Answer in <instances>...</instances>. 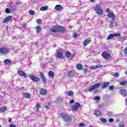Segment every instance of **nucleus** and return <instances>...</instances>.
Instances as JSON below:
<instances>
[{"mask_svg":"<svg viewBox=\"0 0 127 127\" xmlns=\"http://www.w3.org/2000/svg\"><path fill=\"white\" fill-rule=\"evenodd\" d=\"M57 57H58V58H62V57H63V53H62V52H59L57 53Z\"/></svg>","mask_w":127,"mask_h":127,"instance_id":"4be33fe9","label":"nucleus"},{"mask_svg":"<svg viewBox=\"0 0 127 127\" xmlns=\"http://www.w3.org/2000/svg\"><path fill=\"white\" fill-rule=\"evenodd\" d=\"M110 10H111V9L110 8H108L105 10L106 12H110Z\"/></svg>","mask_w":127,"mask_h":127,"instance_id":"603ef678","label":"nucleus"},{"mask_svg":"<svg viewBox=\"0 0 127 127\" xmlns=\"http://www.w3.org/2000/svg\"><path fill=\"white\" fill-rule=\"evenodd\" d=\"M94 115L97 117H99V116H101V115H102V113H101V111L99 110H95L94 111Z\"/></svg>","mask_w":127,"mask_h":127,"instance_id":"6ab92c4d","label":"nucleus"},{"mask_svg":"<svg viewBox=\"0 0 127 127\" xmlns=\"http://www.w3.org/2000/svg\"><path fill=\"white\" fill-rule=\"evenodd\" d=\"M115 89V86L114 85H112L109 87V90L110 91H113Z\"/></svg>","mask_w":127,"mask_h":127,"instance_id":"79ce46f5","label":"nucleus"},{"mask_svg":"<svg viewBox=\"0 0 127 127\" xmlns=\"http://www.w3.org/2000/svg\"><path fill=\"white\" fill-rule=\"evenodd\" d=\"M49 75L50 76V77H54V75H55V74L54 73V72L52 71H50L48 73Z\"/></svg>","mask_w":127,"mask_h":127,"instance_id":"c756f323","label":"nucleus"},{"mask_svg":"<svg viewBox=\"0 0 127 127\" xmlns=\"http://www.w3.org/2000/svg\"><path fill=\"white\" fill-rule=\"evenodd\" d=\"M97 93H98V90H95L94 94H97Z\"/></svg>","mask_w":127,"mask_h":127,"instance_id":"69168bd1","label":"nucleus"},{"mask_svg":"<svg viewBox=\"0 0 127 127\" xmlns=\"http://www.w3.org/2000/svg\"><path fill=\"white\" fill-rule=\"evenodd\" d=\"M10 63H10V64H15V62H14V61H12V62H11V61H10Z\"/></svg>","mask_w":127,"mask_h":127,"instance_id":"052dcab7","label":"nucleus"},{"mask_svg":"<svg viewBox=\"0 0 127 127\" xmlns=\"http://www.w3.org/2000/svg\"><path fill=\"white\" fill-rule=\"evenodd\" d=\"M5 12H6V13H10V9H9L8 8H6L5 10Z\"/></svg>","mask_w":127,"mask_h":127,"instance_id":"ea45409f","label":"nucleus"},{"mask_svg":"<svg viewBox=\"0 0 127 127\" xmlns=\"http://www.w3.org/2000/svg\"><path fill=\"white\" fill-rule=\"evenodd\" d=\"M75 101L74 100H71L70 101V104H74Z\"/></svg>","mask_w":127,"mask_h":127,"instance_id":"bf43d9fd","label":"nucleus"},{"mask_svg":"<svg viewBox=\"0 0 127 127\" xmlns=\"http://www.w3.org/2000/svg\"><path fill=\"white\" fill-rule=\"evenodd\" d=\"M76 68L78 70H83V66L81 64H78L76 65Z\"/></svg>","mask_w":127,"mask_h":127,"instance_id":"b1692460","label":"nucleus"},{"mask_svg":"<svg viewBox=\"0 0 127 127\" xmlns=\"http://www.w3.org/2000/svg\"><path fill=\"white\" fill-rule=\"evenodd\" d=\"M37 23H41V20L40 19H38L37 20Z\"/></svg>","mask_w":127,"mask_h":127,"instance_id":"8fccbe9b","label":"nucleus"},{"mask_svg":"<svg viewBox=\"0 0 127 127\" xmlns=\"http://www.w3.org/2000/svg\"><path fill=\"white\" fill-rule=\"evenodd\" d=\"M29 13H30V14H31V15H34V14L35 13V11H34L32 10H30Z\"/></svg>","mask_w":127,"mask_h":127,"instance_id":"c9c22d12","label":"nucleus"},{"mask_svg":"<svg viewBox=\"0 0 127 127\" xmlns=\"http://www.w3.org/2000/svg\"><path fill=\"white\" fill-rule=\"evenodd\" d=\"M68 77H70V78L74 76V72L73 71H70L67 73Z\"/></svg>","mask_w":127,"mask_h":127,"instance_id":"a878e982","label":"nucleus"},{"mask_svg":"<svg viewBox=\"0 0 127 127\" xmlns=\"http://www.w3.org/2000/svg\"><path fill=\"white\" fill-rule=\"evenodd\" d=\"M84 73H86V74H87V72H88V69L87 68H85L84 69Z\"/></svg>","mask_w":127,"mask_h":127,"instance_id":"13d9d810","label":"nucleus"},{"mask_svg":"<svg viewBox=\"0 0 127 127\" xmlns=\"http://www.w3.org/2000/svg\"><path fill=\"white\" fill-rule=\"evenodd\" d=\"M93 100L94 101H99V100H101V98L99 96H95L94 97Z\"/></svg>","mask_w":127,"mask_h":127,"instance_id":"72a5a7b5","label":"nucleus"},{"mask_svg":"<svg viewBox=\"0 0 127 127\" xmlns=\"http://www.w3.org/2000/svg\"><path fill=\"white\" fill-rule=\"evenodd\" d=\"M90 42H91V38H88L87 39H86L84 42H83V46H87V45H88V44H89V43H90Z\"/></svg>","mask_w":127,"mask_h":127,"instance_id":"2eb2a0df","label":"nucleus"},{"mask_svg":"<svg viewBox=\"0 0 127 127\" xmlns=\"http://www.w3.org/2000/svg\"><path fill=\"white\" fill-rule=\"evenodd\" d=\"M60 117L63 119L64 122H65V123H70L72 121V118H71V116L66 113H62Z\"/></svg>","mask_w":127,"mask_h":127,"instance_id":"f257e3e1","label":"nucleus"},{"mask_svg":"<svg viewBox=\"0 0 127 127\" xmlns=\"http://www.w3.org/2000/svg\"><path fill=\"white\" fill-rule=\"evenodd\" d=\"M48 9V6H42L40 8V10L41 11H45V10H47Z\"/></svg>","mask_w":127,"mask_h":127,"instance_id":"412c9836","label":"nucleus"},{"mask_svg":"<svg viewBox=\"0 0 127 127\" xmlns=\"http://www.w3.org/2000/svg\"><path fill=\"white\" fill-rule=\"evenodd\" d=\"M113 24H114V21H110V25L112 26V25H113Z\"/></svg>","mask_w":127,"mask_h":127,"instance_id":"6e6d98bb","label":"nucleus"},{"mask_svg":"<svg viewBox=\"0 0 127 127\" xmlns=\"http://www.w3.org/2000/svg\"><path fill=\"white\" fill-rule=\"evenodd\" d=\"M95 11L98 15H103V9L101 5H97L95 7Z\"/></svg>","mask_w":127,"mask_h":127,"instance_id":"f03ea898","label":"nucleus"},{"mask_svg":"<svg viewBox=\"0 0 127 127\" xmlns=\"http://www.w3.org/2000/svg\"><path fill=\"white\" fill-rule=\"evenodd\" d=\"M80 107H81V105L79 104V103L78 102H76L72 106V107L71 108V111H72V112H76V111H78V109H79V108H80Z\"/></svg>","mask_w":127,"mask_h":127,"instance_id":"423d86ee","label":"nucleus"},{"mask_svg":"<svg viewBox=\"0 0 127 127\" xmlns=\"http://www.w3.org/2000/svg\"><path fill=\"white\" fill-rule=\"evenodd\" d=\"M120 84L122 86H125V85H126V84H127V81H123L122 82H121Z\"/></svg>","mask_w":127,"mask_h":127,"instance_id":"f704fd0d","label":"nucleus"},{"mask_svg":"<svg viewBox=\"0 0 127 127\" xmlns=\"http://www.w3.org/2000/svg\"><path fill=\"white\" fill-rule=\"evenodd\" d=\"M119 72H115L114 74V77H115V78H118V77H119Z\"/></svg>","mask_w":127,"mask_h":127,"instance_id":"37998d69","label":"nucleus"},{"mask_svg":"<svg viewBox=\"0 0 127 127\" xmlns=\"http://www.w3.org/2000/svg\"><path fill=\"white\" fill-rule=\"evenodd\" d=\"M102 67L103 65L98 64L97 65L91 66L90 69H92V70H96V69H98V68H102Z\"/></svg>","mask_w":127,"mask_h":127,"instance_id":"ddd939ff","label":"nucleus"},{"mask_svg":"<svg viewBox=\"0 0 127 127\" xmlns=\"http://www.w3.org/2000/svg\"><path fill=\"white\" fill-rule=\"evenodd\" d=\"M46 66V64H44L42 66V68H43V69H44V68H45V67Z\"/></svg>","mask_w":127,"mask_h":127,"instance_id":"4d7b16f0","label":"nucleus"},{"mask_svg":"<svg viewBox=\"0 0 127 127\" xmlns=\"http://www.w3.org/2000/svg\"><path fill=\"white\" fill-rule=\"evenodd\" d=\"M51 32H57V25H54L52 28L50 29Z\"/></svg>","mask_w":127,"mask_h":127,"instance_id":"f3484780","label":"nucleus"},{"mask_svg":"<svg viewBox=\"0 0 127 127\" xmlns=\"http://www.w3.org/2000/svg\"><path fill=\"white\" fill-rule=\"evenodd\" d=\"M9 127H16V126L15 125L13 124H10L9 125Z\"/></svg>","mask_w":127,"mask_h":127,"instance_id":"5fc2aeb1","label":"nucleus"},{"mask_svg":"<svg viewBox=\"0 0 127 127\" xmlns=\"http://www.w3.org/2000/svg\"><path fill=\"white\" fill-rule=\"evenodd\" d=\"M100 121L101 122H102V123H107V119H106L105 118H101L100 119Z\"/></svg>","mask_w":127,"mask_h":127,"instance_id":"e433bc0d","label":"nucleus"},{"mask_svg":"<svg viewBox=\"0 0 127 127\" xmlns=\"http://www.w3.org/2000/svg\"><path fill=\"white\" fill-rule=\"evenodd\" d=\"M113 35L115 37H120L121 36V34H119V33H115V34H113Z\"/></svg>","mask_w":127,"mask_h":127,"instance_id":"58836bf2","label":"nucleus"},{"mask_svg":"<svg viewBox=\"0 0 127 127\" xmlns=\"http://www.w3.org/2000/svg\"><path fill=\"white\" fill-rule=\"evenodd\" d=\"M11 11H15V10H16V5H14L11 6Z\"/></svg>","mask_w":127,"mask_h":127,"instance_id":"7c9ffc66","label":"nucleus"},{"mask_svg":"<svg viewBox=\"0 0 127 127\" xmlns=\"http://www.w3.org/2000/svg\"><path fill=\"white\" fill-rule=\"evenodd\" d=\"M62 8H63V7H62V5H57L55 6V9H56V10H61V9H62Z\"/></svg>","mask_w":127,"mask_h":127,"instance_id":"aec40b11","label":"nucleus"},{"mask_svg":"<svg viewBox=\"0 0 127 127\" xmlns=\"http://www.w3.org/2000/svg\"><path fill=\"white\" fill-rule=\"evenodd\" d=\"M95 0H90V2H94Z\"/></svg>","mask_w":127,"mask_h":127,"instance_id":"0e129e2a","label":"nucleus"},{"mask_svg":"<svg viewBox=\"0 0 127 127\" xmlns=\"http://www.w3.org/2000/svg\"><path fill=\"white\" fill-rule=\"evenodd\" d=\"M6 111V107L3 106L0 109V113H4Z\"/></svg>","mask_w":127,"mask_h":127,"instance_id":"cd10ccee","label":"nucleus"},{"mask_svg":"<svg viewBox=\"0 0 127 127\" xmlns=\"http://www.w3.org/2000/svg\"><path fill=\"white\" fill-rule=\"evenodd\" d=\"M104 99H110V96L108 94H105L103 95Z\"/></svg>","mask_w":127,"mask_h":127,"instance_id":"a19ab883","label":"nucleus"},{"mask_svg":"<svg viewBox=\"0 0 127 127\" xmlns=\"http://www.w3.org/2000/svg\"><path fill=\"white\" fill-rule=\"evenodd\" d=\"M125 40H126V39L125 38V37H123L122 38H120V41H121V42H124Z\"/></svg>","mask_w":127,"mask_h":127,"instance_id":"a18cd8bd","label":"nucleus"},{"mask_svg":"<svg viewBox=\"0 0 127 127\" xmlns=\"http://www.w3.org/2000/svg\"><path fill=\"white\" fill-rule=\"evenodd\" d=\"M20 90H24V87H22L20 88Z\"/></svg>","mask_w":127,"mask_h":127,"instance_id":"338daca9","label":"nucleus"},{"mask_svg":"<svg viewBox=\"0 0 127 127\" xmlns=\"http://www.w3.org/2000/svg\"><path fill=\"white\" fill-rule=\"evenodd\" d=\"M39 108H40V105L37 104L36 106V109H39Z\"/></svg>","mask_w":127,"mask_h":127,"instance_id":"864d4df0","label":"nucleus"},{"mask_svg":"<svg viewBox=\"0 0 127 127\" xmlns=\"http://www.w3.org/2000/svg\"><path fill=\"white\" fill-rule=\"evenodd\" d=\"M45 107L46 108V109H48V108H49L48 106H45Z\"/></svg>","mask_w":127,"mask_h":127,"instance_id":"774afa93","label":"nucleus"},{"mask_svg":"<svg viewBox=\"0 0 127 127\" xmlns=\"http://www.w3.org/2000/svg\"><path fill=\"white\" fill-rule=\"evenodd\" d=\"M23 94L24 97H25V98H26V99H29V98H30V94H29V93L25 92Z\"/></svg>","mask_w":127,"mask_h":127,"instance_id":"393cba45","label":"nucleus"},{"mask_svg":"<svg viewBox=\"0 0 127 127\" xmlns=\"http://www.w3.org/2000/svg\"><path fill=\"white\" fill-rule=\"evenodd\" d=\"M29 78L32 80L33 82H39L40 81V78L39 77H37L36 76H35L33 74H30L29 75Z\"/></svg>","mask_w":127,"mask_h":127,"instance_id":"39448f33","label":"nucleus"},{"mask_svg":"<svg viewBox=\"0 0 127 127\" xmlns=\"http://www.w3.org/2000/svg\"><path fill=\"white\" fill-rule=\"evenodd\" d=\"M40 76L44 84L46 85V83H47V79H46L45 75H44V74H43V72H40Z\"/></svg>","mask_w":127,"mask_h":127,"instance_id":"0eeeda50","label":"nucleus"},{"mask_svg":"<svg viewBox=\"0 0 127 127\" xmlns=\"http://www.w3.org/2000/svg\"><path fill=\"white\" fill-rule=\"evenodd\" d=\"M12 19V16H8L7 17H5L3 20V23H6V22H8V21L11 20Z\"/></svg>","mask_w":127,"mask_h":127,"instance_id":"4468645a","label":"nucleus"},{"mask_svg":"<svg viewBox=\"0 0 127 127\" xmlns=\"http://www.w3.org/2000/svg\"><path fill=\"white\" fill-rule=\"evenodd\" d=\"M8 122L9 123H10V122H11V118H8Z\"/></svg>","mask_w":127,"mask_h":127,"instance_id":"680f3d73","label":"nucleus"},{"mask_svg":"<svg viewBox=\"0 0 127 127\" xmlns=\"http://www.w3.org/2000/svg\"><path fill=\"white\" fill-rule=\"evenodd\" d=\"M65 56L66 58H69V57H70L71 56V53H70L69 52H66L65 53Z\"/></svg>","mask_w":127,"mask_h":127,"instance_id":"473e14b6","label":"nucleus"},{"mask_svg":"<svg viewBox=\"0 0 127 127\" xmlns=\"http://www.w3.org/2000/svg\"><path fill=\"white\" fill-rule=\"evenodd\" d=\"M114 34H110L108 38H107V40H110V39H112V38H114Z\"/></svg>","mask_w":127,"mask_h":127,"instance_id":"2f4dec72","label":"nucleus"},{"mask_svg":"<svg viewBox=\"0 0 127 127\" xmlns=\"http://www.w3.org/2000/svg\"><path fill=\"white\" fill-rule=\"evenodd\" d=\"M101 86H102V83H97L90 87L89 88V91L92 92V91H93V90H96V89H99V88H100Z\"/></svg>","mask_w":127,"mask_h":127,"instance_id":"7ed1b4c3","label":"nucleus"},{"mask_svg":"<svg viewBox=\"0 0 127 127\" xmlns=\"http://www.w3.org/2000/svg\"><path fill=\"white\" fill-rule=\"evenodd\" d=\"M10 52V51L8 48L6 47L0 48V53L1 54H7V53H9Z\"/></svg>","mask_w":127,"mask_h":127,"instance_id":"20e7f679","label":"nucleus"},{"mask_svg":"<svg viewBox=\"0 0 127 127\" xmlns=\"http://www.w3.org/2000/svg\"><path fill=\"white\" fill-rule=\"evenodd\" d=\"M66 31L65 28L61 26H57V32H62L64 33Z\"/></svg>","mask_w":127,"mask_h":127,"instance_id":"6e6552de","label":"nucleus"},{"mask_svg":"<svg viewBox=\"0 0 127 127\" xmlns=\"http://www.w3.org/2000/svg\"><path fill=\"white\" fill-rule=\"evenodd\" d=\"M4 63L6 64V65H10V60L8 59H6L4 61Z\"/></svg>","mask_w":127,"mask_h":127,"instance_id":"bb28decb","label":"nucleus"},{"mask_svg":"<svg viewBox=\"0 0 127 127\" xmlns=\"http://www.w3.org/2000/svg\"><path fill=\"white\" fill-rule=\"evenodd\" d=\"M40 94L42 96H45V95L47 94V90H46V89L42 88L40 90Z\"/></svg>","mask_w":127,"mask_h":127,"instance_id":"dca6fc26","label":"nucleus"},{"mask_svg":"<svg viewBox=\"0 0 127 127\" xmlns=\"http://www.w3.org/2000/svg\"><path fill=\"white\" fill-rule=\"evenodd\" d=\"M108 122H109V123H113L114 122V119L113 118H110L108 120Z\"/></svg>","mask_w":127,"mask_h":127,"instance_id":"49530a36","label":"nucleus"},{"mask_svg":"<svg viewBox=\"0 0 127 127\" xmlns=\"http://www.w3.org/2000/svg\"><path fill=\"white\" fill-rule=\"evenodd\" d=\"M125 127L124 125H119V127Z\"/></svg>","mask_w":127,"mask_h":127,"instance_id":"e2e57ef3","label":"nucleus"},{"mask_svg":"<svg viewBox=\"0 0 127 127\" xmlns=\"http://www.w3.org/2000/svg\"><path fill=\"white\" fill-rule=\"evenodd\" d=\"M107 15L109 16V17H111L112 20H116V15L114 14L113 11H110L109 12Z\"/></svg>","mask_w":127,"mask_h":127,"instance_id":"1a4fd4ad","label":"nucleus"},{"mask_svg":"<svg viewBox=\"0 0 127 127\" xmlns=\"http://www.w3.org/2000/svg\"><path fill=\"white\" fill-rule=\"evenodd\" d=\"M124 52H125V54H126V55H127V47H126L124 50Z\"/></svg>","mask_w":127,"mask_h":127,"instance_id":"3c124183","label":"nucleus"},{"mask_svg":"<svg viewBox=\"0 0 127 127\" xmlns=\"http://www.w3.org/2000/svg\"><path fill=\"white\" fill-rule=\"evenodd\" d=\"M73 37L74 38H77V37H78V34L76 32L73 33Z\"/></svg>","mask_w":127,"mask_h":127,"instance_id":"c03bdc74","label":"nucleus"},{"mask_svg":"<svg viewBox=\"0 0 127 127\" xmlns=\"http://www.w3.org/2000/svg\"><path fill=\"white\" fill-rule=\"evenodd\" d=\"M79 126L80 127H85V124H84V123H80Z\"/></svg>","mask_w":127,"mask_h":127,"instance_id":"de8ad7c7","label":"nucleus"},{"mask_svg":"<svg viewBox=\"0 0 127 127\" xmlns=\"http://www.w3.org/2000/svg\"><path fill=\"white\" fill-rule=\"evenodd\" d=\"M111 56V55L106 52H104L102 53V57L105 59V60H107V59H109Z\"/></svg>","mask_w":127,"mask_h":127,"instance_id":"9b49d317","label":"nucleus"},{"mask_svg":"<svg viewBox=\"0 0 127 127\" xmlns=\"http://www.w3.org/2000/svg\"><path fill=\"white\" fill-rule=\"evenodd\" d=\"M110 85V82H104L102 84L101 86V89L103 90H105V89L107 88V87Z\"/></svg>","mask_w":127,"mask_h":127,"instance_id":"f8f14e48","label":"nucleus"},{"mask_svg":"<svg viewBox=\"0 0 127 127\" xmlns=\"http://www.w3.org/2000/svg\"><path fill=\"white\" fill-rule=\"evenodd\" d=\"M36 29V33H37L38 34L40 33V31L42 30V29L39 26H37Z\"/></svg>","mask_w":127,"mask_h":127,"instance_id":"5701e85b","label":"nucleus"},{"mask_svg":"<svg viewBox=\"0 0 127 127\" xmlns=\"http://www.w3.org/2000/svg\"><path fill=\"white\" fill-rule=\"evenodd\" d=\"M55 64H56V63H55V62H52L51 63V66H54Z\"/></svg>","mask_w":127,"mask_h":127,"instance_id":"09e8293b","label":"nucleus"},{"mask_svg":"<svg viewBox=\"0 0 127 127\" xmlns=\"http://www.w3.org/2000/svg\"><path fill=\"white\" fill-rule=\"evenodd\" d=\"M68 96L69 97H73L74 96V92L73 91H69L68 92Z\"/></svg>","mask_w":127,"mask_h":127,"instance_id":"c85d7f7f","label":"nucleus"},{"mask_svg":"<svg viewBox=\"0 0 127 127\" xmlns=\"http://www.w3.org/2000/svg\"><path fill=\"white\" fill-rule=\"evenodd\" d=\"M17 73L19 76H21L22 77H24V78H27V74L23 71L20 70H18Z\"/></svg>","mask_w":127,"mask_h":127,"instance_id":"9d476101","label":"nucleus"},{"mask_svg":"<svg viewBox=\"0 0 127 127\" xmlns=\"http://www.w3.org/2000/svg\"><path fill=\"white\" fill-rule=\"evenodd\" d=\"M119 93L121 95H122L123 97H126V95H127V91H126V90L125 89L121 90Z\"/></svg>","mask_w":127,"mask_h":127,"instance_id":"a211bd4d","label":"nucleus"},{"mask_svg":"<svg viewBox=\"0 0 127 127\" xmlns=\"http://www.w3.org/2000/svg\"><path fill=\"white\" fill-rule=\"evenodd\" d=\"M107 115L108 117H113V112H108L107 113Z\"/></svg>","mask_w":127,"mask_h":127,"instance_id":"4c0bfd02","label":"nucleus"}]
</instances>
